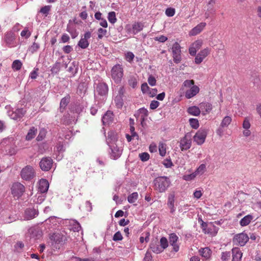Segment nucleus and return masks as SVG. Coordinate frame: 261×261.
I'll use <instances>...</instances> for the list:
<instances>
[{
	"label": "nucleus",
	"mask_w": 261,
	"mask_h": 261,
	"mask_svg": "<svg viewBox=\"0 0 261 261\" xmlns=\"http://www.w3.org/2000/svg\"><path fill=\"white\" fill-rule=\"evenodd\" d=\"M153 184L154 189L162 193L165 192L169 187L170 181L167 177L159 176L154 179Z\"/></svg>",
	"instance_id": "1"
},
{
	"label": "nucleus",
	"mask_w": 261,
	"mask_h": 261,
	"mask_svg": "<svg viewBox=\"0 0 261 261\" xmlns=\"http://www.w3.org/2000/svg\"><path fill=\"white\" fill-rule=\"evenodd\" d=\"M123 76V68L122 65L116 64L111 69V76L116 83H120Z\"/></svg>",
	"instance_id": "2"
},
{
	"label": "nucleus",
	"mask_w": 261,
	"mask_h": 261,
	"mask_svg": "<svg viewBox=\"0 0 261 261\" xmlns=\"http://www.w3.org/2000/svg\"><path fill=\"white\" fill-rule=\"evenodd\" d=\"M109 151L110 157L113 160H117L119 158L122 153V147L121 143L109 146Z\"/></svg>",
	"instance_id": "3"
},
{
	"label": "nucleus",
	"mask_w": 261,
	"mask_h": 261,
	"mask_svg": "<svg viewBox=\"0 0 261 261\" xmlns=\"http://www.w3.org/2000/svg\"><path fill=\"white\" fill-rule=\"evenodd\" d=\"M5 109L7 111L8 115L12 119L19 120L24 115L25 111L23 109H17L15 111L11 110L10 106H6Z\"/></svg>",
	"instance_id": "4"
},
{
	"label": "nucleus",
	"mask_w": 261,
	"mask_h": 261,
	"mask_svg": "<svg viewBox=\"0 0 261 261\" xmlns=\"http://www.w3.org/2000/svg\"><path fill=\"white\" fill-rule=\"evenodd\" d=\"M20 175L22 179L30 180L35 177V170L32 166H27L21 170Z\"/></svg>",
	"instance_id": "5"
},
{
	"label": "nucleus",
	"mask_w": 261,
	"mask_h": 261,
	"mask_svg": "<svg viewBox=\"0 0 261 261\" xmlns=\"http://www.w3.org/2000/svg\"><path fill=\"white\" fill-rule=\"evenodd\" d=\"M144 28V24L141 22H135L132 25L128 24L125 28L128 34L136 35L141 31Z\"/></svg>",
	"instance_id": "6"
},
{
	"label": "nucleus",
	"mask_w": 261,
	"mask_h": 261,
	"mask_svg": "<svg viewBox=\"0 0 261 261\" xmlns=\"http://www.w3.org/2000/svg\"><path fill=\"white\" fill-rule=\"evenodd\" d=\"M249 237L245 232H242L235 235L233 238V243L240 246H244L248 241Z\"/></svg>",
	"instance_id": "7"
},
{
	"label": "nucleus",
	"mask_w": 261,
	"mask_h": 261,
	"mask_svg": "<svg viewBox=\"0 0 261 261\" xmlns=\"http://www.w3.org/2000/svg\"><path fill=\"white\" fill-rule=\"evenodd\" d=\"M178 237L174 233H171L169 237V244L171 247V252H177L179 250Z\"/></svg>",
	"instance_id": "8"
},
{
	"label": "nucleus",
	"mask_w": 261,
	"mask_h": 261,
	"mask_svg": "<svg viewBox=\"0 0 261 261\" xmlns=\"http://www.w3.org/2000/svg\"><path fill=\"white\" fill-rule=\"evenodd\" d=\"M173 61L175 63H179L181 60V47L178 43L175 42L171 48Z\"/></svg>",
	"instance_id": "9"
},
{
	"label": "nucleus",
	"mask_w": 261,
	"mask_h": 261,
	"mask_svg": "<svg viewBox=\"0 0 261 261\" xmlns=\"http://www.w3.org/2000/svg\"><path fill=\"white\" fill-rule=\"evenodd\" d=\"M24 192V186L19 182L14 183L11 187V192L14 197L17 198L21 197Z\"/></svg>",
	"instance_id": "10"
},
{
	"label": "nucleus",
	"mask_w": 261,
	"mask_h": 261,
	"mask_svg": "<svg viewBox=\"0 0 261 261\" xmlns=\"http://www.w3.org/2000/svg\"><path fill=\"white\" fill-rule=\"evenodd\" d=\"M192 136L189 133L186 134L180 141V148L182 151L190 148L192 144Z\"/></svg>",
	"instance_id": "11"
},
{
	"label": "nucleus",
	"mask_w": 261,
	"mask_h": 261,
	"mask_svg": "<svg viewBox=\"0 0 261 261\" xmlns=\"http://www.w3.org/2000/svg\"><path fill=\"white\" fill-rule=\"evenodd\" d=\"M207 136V130L205 129H200L193 137L194 141L198 145L202 144Z\"/></svg>",
	"instance_id": "12"
},
{
	"label": "nucleus",
	"mask_w": 261,
	"mask_h": 261,
	"mask_svg": "<svg viewBox=\"0 0 261 261\" xmlns=\"http://www.w3.org/2000/svg\"><path fill=\"white\" fill-rule=\"evenodd\" d=\"M15 39L16 36L13 32L9 31L5 34L4 40L9 47H13L16 46Z\"/></svg>",
	"instance_id": "13"
},
{
	"label": "nucleus",
	"mask_w": 261,
	"mask_h": 261,
	"mask_svg": "<svg viewBox=\"0 0 261 261\" xmlns=\"http://www.w3.org/2000/svg\"><path fill=\"white\" fill-rule=\"evenodd\" d=\"M211 51V49L208 47H206L200 50L195 57V63L196 64H200L210 54Z\"/></svg>",
	"instance_id": "14"
},
{
	"label": "nucleus",
	"mask_w": 261,
	"mask_h": 261,
	"mask_svg": "<svg viewBox=\"0 0 261 261\" xmlns=\"http://www.w3.org/2000/svg\"><path fill=\"white\" fill-rule=\"evenodd\" d=\"M108 85L103 82H101L97 84L95 92L99 95L104 97L103 98L104 99L108 94Z\"/></svg>",
	"instance_id": "15"
},
{
	"label": "nucleus",
	"mask_w": 261,
	"mask_h": 261,
	"mask_svg": "<svg viewBox=\"0 0 261 261\" xmlns=\"http://www.w3.org/2000/svg\"><path fill=\"white\" fill-rule=\"evenodd\" d=\"M53 164V160L50 158H43L40 162V168L44 171H49Z\"/></svg>",
	"instance_id": "16"
},
{
	"label": "nucleus",
	"mask_w": 261,
	"mask_h": 261,
	"mask_svg": "<svg viewBox=\"0 0 261 261\" xmlns=\"http://www.w3.org/2000/svg\"><path fill=\"white\" fill-rule=\"evenodd\" d=\"M65 150V143L59 142L54 149L56 154V159L61 160L63 158V152Z\"/></svg>",
	"instance_id": "17"
},
{
	"label": "nucleus",
	"mask_w": 261,
	"mask_h": 261,
	"mask_svg": "<svg viewBox=\"0 0 261 261\" xmlns=\"http://www.w3.org/2000/svg\"><path fill=\"white\" fill-rule=\"evenodd\" d=\"M91 36V32L89 31L86 32L84 34V37H82L80 41H79L78 46L82 49L87 48L89 45L88 39L90 38Z\"/></svg>",
	"instance_id": "18"
},
{
	"label": "nucleus",
	"mask_w": 261,
	"mask_h": 261,
	"mask_svg": "<svg viewBox=\"0 0 261 261\" xmlns=\"http://www.w3.org/2000/svg\"><path fill=\"white\" fill-rule=\"evenodd\" d=\"M106 142L109 146L119 143L117 133L113 131L109 132L106 139Z\"/></svg>",
	"instance_id": "19"
},
{
	"label": "nucleus",
	"mask_w": 261,
	"mask_h": 261,
	"mask_svg": "<svg viewBox=\"0 0 261 261\" xmlns=\"http://www.w3.org/2000/svg\"><path fill=\"white\" fill-rule=\"evenodd\" d=\"M206 25L205 22H200L198 24L196 27L193 28L189 33V35L190 36H196L200 33L202 30L204 29Z\"/></svg>",
	"instance_id": "20"
},
{
	"label": "nucleus",
	"mask_w": 261,
	"mask_h": 261,
	"mask_svg": "<svg viewBox=\"0 0 261 261\" xmlns=\"http://www.w3.org/2000/svg\"><path fill=\"white\" fill-rule=\"evenodd\" d=\"M58 224H59V221L56 217H50L45 220V225L49 229H55Z\"/></svg>",
	"instance_id": "21"
},
{
	"label": "nucleus",
	"mask_w": 261,
	"mask_h": 261,
	"mask_svg": "<svg viewBox=\"0 0 261 261\" xmlns=\"http://www.w3.org/2000/svg\"><path fill=\"white\" fill-rule=\"evenodd\" d=\"M150 249L156 254H159L164 251L157 240L151 241L150 244Z\"/></svg>",
	"instance_id": "22"
},
{
	"label": "nucleus",
	"mask_w": 261,
	"mask_h": 261,
	"mask_svg": "<svg viewBox=\"0 0 261 261\" xmlns=\"http://www.w3.org/2000/svg\"><path fill=\"white\" fill-rule=\"evenodd\" d=\"M199 254L202 257L203 260H209L212 256V251L208 247L201 248L199 250Z\"/></svg>",
	"instance_id": "23"
},
{
	"label": "nucleus",
	"mask_w": 261,
	"mask_h": 261,
	"mask_svg": "<svg viewBox=\"0 0 261 261\" xmlns=\"http://www.w3.org/2000/svg\"><path fill=\"white\" fill-rule=\"evenodd\" d=\"M199 91V88L198 86L195 85L192 86L189 89L185 92V97L190 99L195 96Z\"/></svg>",
	"instance_id": "24"
},
{
	"label": "nucleus",
	"mask_w": 261,
	"mask_h": 261,
	"mask_svg": "<svg viewBox=\"0 0 261 261\" xmlns=\"http://www.w3.org/2000/svg\"><path fill=\"white\" fill-rule=\"evenodd\" d=\"M113 114L110 111H108L102 118V123L104 125H108L113 121Z\"/></svg>",
	"instance_id": "25"
},
{
	"label": "nucleus",
	"mask_w": 261,
	"mask_h": 261,
	"mask_svg": "<svg viewBox=\"0 0 261 261\" xmlns=\"http://www.w3.org/2000/svg\"><path fill=\"white\" fill-rule=\"evenodd\" d=\"M38 215V212L34 208H28L25 211L24 218L29 220H31Z\"/></svg>",
	"instance_id": "26"
},
{
	"label": "nucleus",
	"mask_w": 261,
	"mask_h": 261,
	"mask_svg": "<svg viewBox=\"0 0 261 261\" xmlns=\"http://www.w3.org/2000/svg\"><path fill=\"white\" fill-rule=\"evenodd\" d=\"M49 188V183L45 179H41L39 182V191L41 193L46 192Z\"/></svg>",
	"instance_id": "27"
},
{
	"label": "nucleus",
	"mask_w": 261,
	"mask_h": 261,
	"mask_svg": "<svg viewBox=\"0 0 261 261\" xmlns=\"http://www.w3.org/2000/svg\"><path fill=\"white\" fill-rule=\"evenodd\" d=\"M232 259L231 261H241L243 253L239 248H233L232 249Z\"/></svg>",
	"instance_id": "28"
},
{
	"label": "nucleus",
	"mask_w": 261,
	"mask_h": 261,
	"mask_svg": "<svg viewBox=\"0 0 261 261\" xmlns=\"http://www.w3.org/2000/svg\"><path fill=\"white\" fill-rule=\"evenodd\" d=\"M119 94L117 95L114 101L116 104V106L118 108H121L123 105V101L122 99V94H123V89L121 88L119 90Z\"/></svg>",
	"instance_id": "29"
},
{
	"label": "nucleus",
	"mask_w": 261,
	"mask_h": 261,
	"mask_svg": "<svg viewBox=\"0 0 261 261\" xmlns=\"http://www.w3.org/2000/svg\"><path fill=\"white\" fill-rule=\"evenodd\" d=\"M200 111L203 115L209 113L212 110V104L208 102H202L199 105Z\"/></svg>",
	"instance_id": "30"
},
{
	"label": "nucleus",
	"mask_w": 261,
	"mask_h": 261,
	"mask_svg": "<svg viewBox=\"0 0 261 261\" xmlns=\"http://www.w3.org/2000/svg\"><path fill=\"white\" fill-rule=\"evenodd\" d=\"M219 228L214 225L212 223L208 224V227L205 233L209 234L212 236H216L218 231Z\"/></svg>",
	"instance_id": "31"
},
{
	"label": "nucleus",
	"mask_w": 261,
	"mask_h": 261,
	"mask_svg": "<svg viewBox=\"0 0 261 261\" xmlns=\"http://www.w3.org/2000/svg\"><path fill=\"white\" fill-rule=\"evenodd\" d=\"M174 198L175 195L174 194H170L168 199L167 205L170 209V212L172 213L175 211L174 207Z\"/></svg>",
	"instance_id": "32"
},
{
	"label": "nucleus",
	"mask_w": 261,
	"mask_h": 261,
	"mask_svg": "<svg viewBox=\"0 0 261 261\" xmlns=\"http://www.w3.org/2000/svg\"><path fill=\"white\" fill-rule=\"evenodd\" d=\"M67 31L70 33L72 38H75L79 35V33L77 32L75 27L69 23L67 24Z\"/></svg>",
	"instance_id": "33"
},
{
	"label": "nucleus",
	"mask_w": 261,
	"mask_h": 261,
	"mask_svg": "<svg viewBox=\"0 0 261 261\" xmlns=\"http://www.w3.org/2000/svg\"><path fill=\"white\" fill-rule=\"evenodd\" d=\"M187 112L191 115L197 116L200 115L201 111L200 107H198L197 106H192L190 107L188 109Z\"/></svg>",
	"instance_id": "34"
},
{
	"label": "nucleus",
	"mask_w": 261,
	"mask_h": 261,
	"mask_svg": "<svg viewBox=\"0 0 261 261\" xmlns=\"http://www.w3.org/2000/svg\"><path fill=\"white\" fill-rule=\"evenodd\" d=\"M253 219V217L251 215H248L243 217L240 221V224L242 226L248 225Z\"/></svg>",
	"instance_id": "35"
},
{
	"label": "nucleus",
	"mask_w": 261,
	"mask_h": 261,
	"mask_svg": "<svg viewBox=\"0 0 261 261\" xmlns=\"http://www.w3.org/2000/svg\"><path fill=\"white\" fill-rule=\"evenodd\" d=\"M37 132V129L35 127H32L26 135L25 139L28 141L32 140L35 137Z\"/></svg>",
	"instance_id": "36"
},
{
	"label": "nucleus",
	"mask_w": 261,
	"mask_h": 261,
	"mask_svg": "<svg viewBox=\"0 0 261 261\" xmlns=\"http://www.w3.org/2000/svg\"><path fill=\"white\" fill-rule=\"evenodd\" d=\"M206 167L205 164H201L195 171L197 176L202 175L206 171Z\"/></svg>",
	"instance_id": "37"
},
{
	"label": "nucleus",
	"mask_w": 261,
	"mask_h": 261,
	"mask_svg": "<svg viewBox=\"0 0 261 261\" xmlns=\"http://www.w3.org/2000/svg\"><path fill=\"white\" fill-rule=\"evenodd\" d=\"M167 145L163 142H160L159 145V150L160 154L164 156L166 153Z\"/></svg>",
	"instance_id": "38"
},
{
	"label": "nucleus",
	"mask_w": 261,
	"mask_h": 261,
	"mask_svg": "<svg viewBox=\"0 0 261 261\" xmlns=\"http://www.w3.org/2000/svg\"><path fill=\"white\" fill-rule=\"evenodd\" d=\"M50 238L56 244H59L62 242L63 236L59 233L54 234Z\"/></svg>",
	"instance_id": "39"
},
{
	"label": "nucleus",
	"mask_w": 261,
	"mask_h": 261,
	"mask_svg": "<svg viewBox=\"0 0 261 261\" xmlns=\"http://www.w3.org/2000/svg\"><path fill=\"white\" fill-rule=\"evenodd\" d=\"M231 121V117L226 116L222 119L220 125H221L222 127H227L230 124Z\"/></svg>",
	"instance_id": "40"
},
{
	"label": "nucleus",
	"mask_w": 261,
	"mask_h": 261,
	"mask_svg": "<svg viewBox=\"0 0 261 261\" xmlns=\"http://www.w3.org/2000/svg\"><path fill=\"white\" fill-rule=\"evenodd\" d=\"M22 65V64L19 60H16L12 63V68L13 70L18 71L21 69Z\"/></svg>",
	"instance_id": "41"
},
{
	"label": "nucleus",
	"mask_w": 261,
	"mask_h": 261,
	"mask_svg": "<svg viewBox=\"0 0 261 261\" xmlns=\"http://www.w3.org/2000/svg\"><path fill=\"white\" fill-rule=\"evenodd\" d=\"M70 97L69 96H67L63 98L60 102V110L64 109L69 102Z\"/></svg>",
	"instance_id": "42"
},
{
	"label": "nucleus",
	"mask_w": 261,
	"mask_h": 261,
	"mask_svg": "<svg viewBox=\"0 0 261 261\" xmlns=\"http://www.w3.org/2000/svg\"><path fill=\"white\" fill-rule=\"evenodd\" d=\"M108 19L110 23L112 24L115 23L117 21L115 12L114 11L109 12L108 13Z\"/></svg>",
	"instance_id": "43"
},
{
	"label": "nucleus",
	"mask_w": 261,
	"mask_h": 261,
	"mask_svg": "<svg viewBox=\"0 0 261 261\" xmlns=\"http://www.w3.org/2000/svg\"><path fill=\"white\" fill-rule=\"evenodd\" d=\"M159 242L161 247L164 250L169 246V242L168 240L165 237H162Z\"/></svg>",
	"instance_id": "44"
},
{
	"label": "nucleus",
	"mask_w": 261,
	"mask_h": 261,
	"mask_svg": "<svg viewBox=\"0 0 261 261\" xmlns=\"http://www.w3.org/2000/svg\"><path fill=\"white\" fill-rule=\"evenodd\" d=\"M61 68V63L56 62L51 67L50 71L53 73H57L59 72Z\"/></svg>",
	"instance_id": "45"
},
{
	"label": "nucleus",
	"mask_w": 261,
	"mask_h": 261,
	"mask_svg": "<svg viewBox=\"0 0 261 261\" xmlns=\"http://www.w3.org/2000/svg\"><path fill=\"white\" fill-rule=\"evenodd\" d=\"M70 223L73 225L72 229L74 231H79L81 229V226L80 223L75 220H71Z\"/></svg>",
	"instance_id": "46"
},
{
	"label": "nucleus",
	"mask_w": 261,
	"mask_h": 261,
	"mask_svg": "<svg viewBox=\"0 0 261 261\" xmlns=\"http://www.w3.org/2000/svg\"><path fill=\"white\" fill-rule=\"evenodd\" d=\"M138 194L137 192H134L129 195L127 197V200L129 203H133L138 199Z\"/></svg>",
	"instance_id": "47"
},
{
	"label": "nucleus",
	"mask_w": 261,
	"mask_h": 261,
	"mask_svg": "<svg viewBox=\"0 0 261 261\" xmlns=\"http://www.w3.org/2000/svg\"><path fill=\"white\" fill-rule=\"evenodd\" d=\"M196 176V174H195V172H194L191 174L184 175L182 177V178L186 181H191Z\"/></svg>",
	"instance_id": "48"
},
{
	"label": "nucleus",
	"mask_w": 261,
	"mask_h": 261,
	"mask_svg": "<svg viewBox=\"0 0 261 261\" xmlns=\"http://www.w3.org/2000/svg\"><path fill=\"white\" fill-rule=\"evenodd\" d=\"M134 57V54L131 51H128L125 54V59L129 63L132 62Z\"/></svg>",
	"instance_id": "49"
},
{
	"label": "nucleus",
	"mask_w": 261,
	"mask_h": 261,
	"mask_svg": "<svg viewBox=\"0 0 261 261\" xmlns=\"http://www.w3.org/2000/svg\"><path fill=\"white\" fill-rule=\"evenodd\" d=\"M189 122L191 127L194 129H197L199 127V122L197 119L190 118Z\"/></svg>",
	"instance_id": "50"
},
{
	"label": "nucleus",
	"mask_w": 261,
	"mask_h": 261,
	"mask_svg": "<svg viewBox=\"0 0 261 261\" xmlns=\"http://www.w3.org/2000/svg\"><path fill=\"white\" fill-rule=\"evenodd\" d=\"M203 44V41L201 39H198L194 41L191 45L194 47L196 50H199Z\"/></svg>",
	"instance_id": "51"
},
{
	"label": "nucleus",
	"mask_w": 261,
	"mask_h": 261,
	"mask_svg": "<svg viewBox=\"0 0 261 261\" xmlns=\"http://www.w3.org/2000/svg\"><path fill=\"white\" fill-rule=\"evenodd\" d=\"M107 34V31L102 28H99L98 30V39H101L104 36H106Z\"/></svg>",
	"instance_id": "52"
},
{
	"label": "nucleus",
	"mask_w": 261,
	"mask_h": 261,
	"mask_svg": "<svg viewBox=\"0 0 261 261\" xmlns=\"http://www.w3.org/2000/svg\"><path fill=\"white\" fill-rule=\"evenodd\" d=\"M51 6H49V5L45 6L43 7L42 8H41L40 12L41 13L45 14V16H47L49 14V12L51 9Z\"/></svg>",
	"instance_id": "53"
},
{
	"label": "nucleus",
	"mask_w": 261,
	"mask_h": 261,
	"mask_svg": "<svg viewBox=\"0 0 261 261\" xmlns=\"http://www.w3.org/2000/svg\"><path fill=\"white\" fill-rule=\"evenodd\" d=\"M46 131L45 129H41L37 137V140L39 141L42 140L45 137Z\"/></svg>",
	"instance_id": "54"
},
{
	"label": "nucleus",
	"mask_w": 261,
	"mask_h": 261,
	"mask_svg": "<svg viewBox=\"0 0 261 261\" xmlns=\"http://www.w3.org/2000/svg\"><path fill=\"white\" fill-rule=\"evenodd\" d=\"M194 85V82L193 80H187L183 83L182 86L187 88H190L192 86Z\"/></svg>",
	"instance_id": "55"
},
{
	"label": "nucleus",
	"mask_w": 261,
	"mask_h": 261,
	"mask_svg": "<svg viewBox=\"0 0 261 261\" xmlns=\"http://www.w3.org/2000/svg\"><path fill=\"white\" fill-rule=\"evenodd\" d=\"M230 257V252H223L221 254V259L222 261H228Z\"/></svg>",
	"instance_id": "56"
},
{
	"label": "nucleus",
	"mask_w": 261,
	"mask_h": 261,
	"mask_svg": "<svg viewBox=\"0 0 261 261\" xmlns=\"http://www.w3.org/2000/svg\"><path fill=\"white\" fill-rule=\"evenodd\" d=\"M175 13V9L168 8L165 11L166 15L168 17H172L174 15Z\"/></svg>",
	"instance_id": "57"
},
{
	"label": "nucleus",
	"mask_w": 261,
	"mask_h": 261,
	"mask_svg": "<svg viewBox=\"0 0 261 261\" xmlns=\"http://www.w3.org/2000/svg\"><path fill=\"white\" fill-rule=\"evenodd\" d=\"M198 221L199 223H200L201 227L202 229L203 232L204 233H205V231H206L208 227V224L203 221L201 219H199Z\"/></svg>",
	"instance_id": "58"
},
{
	"label": "nucleus",
	"mask_w": 261,
	"mask_h": 261,
	"mask_svg": "<svg viewBox=\"0 0 261 261\" xmlns=\"http://www.w3.org/2000/svg\"><path fill=\"white\" fill-rule=\"evenodd\" d=\"M139 157L142 161L145 162L149 160V154L147 152L139 154Z\"/></svg>",
	"instance_id": "59"
},
{
	"label": "nucleus",
	"mask_w": 261,
	"mask_h": 261,
	"mask_svg": "<svg viewBox=\"0 0 261 261\" xmlns=\"http://www.w3.org/2000/svg\"><path fill=\"white\" fill-rule=\"evenodd\" d=\"M5 213H6V212H4L3 213L1 220L2 221V222L3 223H11L12 221V220L11 219V217L10 216H9V217H8V218L7 217L5 218L4 216L5 214Z\"/></svg>",
	"instance_id": "60"
},
{
	"label": "nucleus",
	"mask_w": 261,
	"mask_h": 261,
	"mask_svg": "<svg viewBox=\"0 0 261 261\" xmlns=\"http://www.w3.org/2000/svg\"><path fill=\"white\" fill-rule=\"evenodd\" d=\"M250 126L251 125L249 119L247 117L245 118L243 122V128L244 129H249Z\"/></svg>",
	"instance_id": "61"
},
{
	"label": "nucleus",
	"mask_w": 261,
	"mask_h": 261,
	"mask_svg": "<svg viewBox=\"0 0 261 261\" xmlns=\"http://www.w3.org/2000/svg\"><path fill=\"white\" fill-rule=\"evenodd\" d=\"M148 83L151 86H154L156 85V81L154 76L150 75L148 78Z\"/></svg>",
	"instance_id": "62"
},
{
	"label": "nucleus",
	"mask_w": 261,
	"mask_h": 261,
	"mask_svg": "<svg viewBox=\"0 0 261 261\" xmlns=\"http://www.w3.org/2000/svg\"><path fill=\"white\" fill-rule=\"evenodd\" d=\"M123 239L122 236L120 231L116 232L113 238V240L115 241H121Z\"/></svg>",
	"instance_id": "63"
},
{
	"label": "nucleus",
	"mask_w": 261,
	"mask_h": 261,
	"mask_svg": "<svg viewBox=\"0 0 261 261\" xmlns=\"http://www.w3.org/2000/svg\"><path fill=\"white\" fill-rule=\"evenodd\" d=\"M163 164L166 168H171L173 166V163L170 159H165Z\"/></svg>",
	"instance_id": "64"
}]
</instances>
